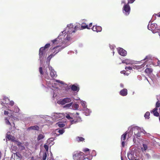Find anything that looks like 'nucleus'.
<instances>
[{
	"mask_svg": "<svg viewBox=\"0 0 160 160\" xmlns=\"http://www.w3.org/2000/svg\"><path fill=\"white\" fill-rule=\"evenodd\" d=\"M125 3V1H122V3Z\"/></svg>",
	"mask_w": 160,
	"mask_h": 160,
	"instance_id": "60",
	"label": "nucleus"
},
{
	"mask_svg": "<svg viewBox=\"0 0 160 160\" xmlns=\"http://www.w3.org/2000/svg\"><path fill=\"white\" fill-rule=\"evenodd\" d=\"M72 90L73 91L78 92L79 90V88L78 85H76L75 84L72 85L70 86Z\"/></svg>",
	"mask_w": 160,
	"mask_h": 160,
	"instance_id": "7",
	"label": "nucleus"
},
{
	"mask_svg": "<svg viewBox=\"0 0 160 160\" xmlns=\"http://www.w3.org/2000/svg\"><path fill=\"white\" fill-rule=\"evenodd\" d=\"M128 157L130 160H139L137 159L136 158H135L133 154L131 153H128Z\"/></svg>",
	"mask_w": 160,
	"mask_h": 160,
	"instance_id": "10",
	"label": "nucleus"
},
{
	"mask_svg": "<svg viewBox=\"0 0 160 160\" xmlns=\"http://www.w3.org/2000/svg\"><path fill=\"white\" fill-rule=\"evenodd\" d=\"M15 155H16V156L18 157V158H22V155H21L20 153L18 152H17L16 153H15Z\"/></svg>",
	"mask_w": 160,
	"mask_h": 160,
	"instance_id": "29",
	"label": "nucleus"
},
{
	"mask_svg": "<svg viewBox=\"0 0 160 160\" xmlns=\"http://www.w3.org/2000/svg\"><path fill=\"white\" fill-rule=\"evenodd\" d=\"M156 108H158L160 107V102L159 101H158L156 103Z\"/></svg>",
	"mask_w": 160,
	"mask_h": 160,
	"instance_id": "37",
	"label": "nucleus"
},
{
	"mask_svg": "<svg viewBox=\"0 0 160 160\" xmlns=\"http://www.w3.org/2000/svg\"><path fill=\"white\" fill-rule=\"evenodd\" d=\"M10 133V132H7L6 138L8 139L9 140H11L12 141V140H14V139L13 138L14 137H12V136L9 134Z\"/></svg>",
	"mask_w": 160,
	"mask_h": 160,
	"instance_id": "16",
	"label": "nucleus"
},
{
	"mask_svg": "<svg viewBox=\"0 0 160 160\" xmlns=\"http://www.w3.org/2000/svg\"><path fill=\"white\" fill-rule=\"evenodd\" d=\"M47 157V155L46 152L44 153L42 155V160H45Z\"/></svg>",
	"mask_w": 160,
	"mask_h": 160,
	"instance_id": "32",
	"label": "nucleus"
},
{
	"mask_svg": "<svg viewBox=\"0 0 160 160\" xmlns=\"http://www.w3.org/2000/svg\"><path fill=\"white\" fill-rule=\"evenodd\" d=\"M140 132H141L138 131V132H135V133H136V134H134L135 136H136V137H140Z\"/></svg>",
	"mask_w": 160,
	"mask_h": 160,
	"instance_id": "35",
	"label": "nucleus"
},
{
	"mask_svg": "<svg viewBox=\"0 0 160 160\" xmlns=\"http://www.w3.org/2000/svg\"><path fill=\"white\" fill-rule=\"evenodd\" d=\"M75 32V31H74V30H73V31H72V32Z\"/></svg>",
	"mask_w": 160,
	"mask_h": 160,
	"instance_id": "64",
	"label": "nucleus"
},
{
	"mask_svg": "<svg viewBox=\"0 0 160 160\" xmlns=\"http://www.w3.org/2000/svg\"><path fill=\"white\" fill-rule=\"evenodd\" d=\"M28 130H35L37 131H38L39 129V126L37 125H35L34 126H31L29 127L28 129Z\"/></svg>",
	"mask_w": 160,
	"mask_h": 160,
	"instance_id": "12",
	"label": "nucleus"
},
{
	"mask_svg": "<svg viewBox=\"0 0 160 160\" xmlns=\"http://www.w3.org/2000/svg\"><path fill=\"white\" fill-rule=\"evenodd\" d=\"M13 127H14V128H15V124L14 122H13Z\"/></svg>",
	"mask_w": 160,
	"mask_h": 160,
	"instance_id": "58",
	"label": "nucleus"
},
{
	"mask_svg": "<svg viewBox=\"0 0 160 160\" xmlns=\"http://www.w3.org/2000/svg\"><path fill=\"white\" fill-rule=\"evenodd\" d=\"M60 51V50L59 49H58L57 50V52H54L52 54V55H53V56H54L56 54H57V53H58V52H59Z\"/></svg>",
	"mask_w": 160,
	"mask_h": 160,
	"instance_id": "44",
	"label": "nucleus"
},
{
	"mask_svg": "<svg viewBox=\"0 0 160 160\" xmlns=\"http://www.w3.org/2000/svg\"><path fill=\"white\" fill-rule=\"evenodd\" d=\"M92 30L97 32H100L102 30V28L101 26H93L92 28Z\"/></svg>",
	"mask_w": 160,
	"mask_h": 160,
	"instance_id": "6",
	"label": "nucleus"
},
{
	"mask_svg": "<svg viewBox=\"0 0 160 160\" xmlns=\"http://www.w3.org/2000/svg\"><path fill=\"white\" fill-rule=\"evenodd\" d=\"M63 48H61V49H60V48H59V46H57L55 47H54L53 48V49H54L55 50L54 52H57V50L58 49H59L60 51L61 49H62Z\"/></svg>",
	"mask_w": 160,
	"mask_h": 160,
	"instance_id": "31",
	"label": "nucleus"
},
{
	"mask_svg": "<svg viewBox=\"0 0 160 160\" xmlns=\"http://www.w3.org/2000/svg\"><path fill=\"white\" fill-rule=\"evenodd\" d=\"M39 72L41 74V76L43 75L42 69L41 67H40L39 68Z\"/></svg>",
	"mask_w": 160,
	"mask_h": 160,
	"instance_id": "33",
	"label": "nucleus"
},
{
	"mask_svg": "<svg viewBox=\"0 0 160 160\" xmlns=\"http://www.w3.org/2000/svg\"><path fill=\"white\" fill-rule=\"evenodd\" d=\"M72 102H71L70 103H69L68 104H66L64 106V108H70V107H71V106L72 105Z\"/></svg>",
	"mask_w": 160,
	"mask_h": 160,
	"instance_id": "30",
	"label": "nucleus"
},
{
	"mask_svg": "<svg viewBox=\"0 0 160 160\" xmlns=\"http://www.w3.org/2000/svg\"><path fill=\"white\" fill-rule=\"evenodd\" d=\"M12 141L14 142H16V144L19 147L21 145H22V144L20 142L16 140H12Z\"/></svg>",
	"mask_w": 160,
	"mask_h": 160,
	"instance_id": "24",
	"label": "nucleus"
},
{
	"mask_svg": "<svg viewBox=\"0 0 160 160\" xmlns=\"http://www.w3.org/2000/svg\"><path fill=\"white\" fill-rule=\"evenodd\" d=\"M60 134H63L64 132V130L63 129L59 130L58 132Z\"/></svg>",
	"mask_w": 160,
	"mask_h": 160,
	"instance_id": "36",
	"label": "nucleus"
},
{
	"mask_svg": "<svg viewBox=\"0 0 160 160\" xmlns=\"http://www.w3.org/2000/svg\"><path fill=\"white\" fill-rule=\"evenodd\" d=\"M143 148H144V151H145L147 149V148H148V146H147V145L146 144H143Z\"/></svg>",
	"mask_w": 160,
	"mask_h": 160,
	"instance_id": "39",
	"label": "nucleus"
},
{
	"mask_svg": "<svg viewBox=\"0 0 160 160\" xmlns=\"http://www.w3.org/2000/svg\"><path fill=\"white\" fill-rule=\"evenodd\" d=\"M44 137V135L42 134H39L37 140L38 141L40 140L41 139H43Z\"/></svg>",
	"mask_w": 160,
	"mask_h": 160,
	"instance_id": "23",
	"label": "nucleus"
},
{
	"mask_svg": "<svg viewBox=\"0 0 160 160\" xmlns=\"http://www.w3.org/2000/svg\"><path fill=\"white\" fill-rule=\"evenodd\" d=\"M81 29H82L85 28L89 29L88 25H87L85 23H82L81 25Z\"/></svg>",
	"mask_w": 160,
	"mask_h": 160,
	"instance_id": "18",
	"label": "nucleus"
},
{
	"mask_svg": "<svg viewBox=\"0 0 160 160\" xmlns=\"http://www.w3.org/2000/svg\"><path fill=\"white\" fill-rule=\"evenodd\" d=\"M158 16L160 17V13H158Z\"/></svg>",
	"mask_w": 160,
	"mask_h": 160,
	"instance_id": "61",
	"label": "nucleus"
},
{
	"mask_svg": "<svg viewBox=\"0 0 160 160\" xmlns=\"http://www.w3.org/2000/svg\"><path fill=\"white\" fill-rule=\"evenodd\" d=\"M14 104V102L12 101H9V102L8 104L10 105L11 106H12Z\"/></svg>",
	"mask_w": 160,
	"mask_h": 160,
	"instance_id": "40",
	"label": "nucleus"
},
{
	"mask_svg": "<svg viewBox=\"0 0 160 160\" xmlns=\"http://www.w3.org/2000/svg\"><path fill=\"white\" fill-rule=\"evenodd\" d=\"M125 69L126 70H131L132 69V68L131 67H126L125 68Z\"/></svg>",
	"mask_w": 160,
	"mask_h": 160,
	"instance_id": "46",
	"label": "nucleus"
},
{
	"mask_svg": "<svg viewBox=\"0 0 160 160\" xmlns=\"http://www.w3.org/2000/svg\"><path fill=\"white\" fill-rule=\"evenodd\" d=\"M135 0H130L128 1V4H129V3H133Z\"/></svg>",
	"mask_w": 160,
	"mask_h": 160,
	"instance_id": "49",
	"label": "nucleus"
},
{
	"mask_svg": "<svg viewBox=\"0 0 160 160\" xmlns=\"http://www.w3.org/2000/svg\"><path fill=\"white\" fill-rule=\"evenodd\" d=\"M121 160H123L122 157H121Z\"/></svg>",
	"mask_w": 160,
	"mask_h": 160,
	"instance_id": "62",
	"label": "nucleus"
},
{
	"mask_svg": "<svg viewBox=\"0 0 160 160\" xmlns=\"http://www.w3.org/2000/svg\"><path fill=\"white\" fill-rule=\"evenodd\" d=\"M57 41V40L56 39H55L53 40L52 41V42L53 43H56V42Z\"/></svg>",
	"mask_w": 160,
	"mask_h": 160,
	"instance_id": "55",
	"label": "nucleus"
},
{
	"mask_svg": "<svg viewBox=\"0 0 160 160\" xmlns=\"http://www.w3.org/2000/svg\"><path fill=\"white\" fill-rule=\"evenodd\" d=\"M57 124L58 125V126L60 128L63 127L65 125L64 124L61 123H57Z\"/></svg>",
	"mask_w": 160,
	"mask_h": 160,
	"instance_id": "34",
	"label": "nucleus"
},
{
	"mask_svg": "<svg viewBox=\"0 0 160 160\" xmlns=\"http://www.w3.org/2000/svg\"><path fill=\"white\" fill-rule=\"evenodd\" d=\"M133 131L134 132V134H136L135 132H137L138 131L141 132V129L140 128L136 126L133 128Z\"/></svg>",
	"mask_w": 160,
	"mask_h": 160,
	"instance_id": "15",
	"label": "nucleus"
},
{
	"mask_svg": "<svg viewBox=\"0 0 160 160\" xmlns=\"http://www.w3.org/2000/svg\"><path fill=\"white\" fill-rule=\"evenodd\" d=\"M15 110H14V112H18L19 111V108L17 107H15Z\"/></svg>",
	"mask_w": 160,
	"mask_h": 160,
	"instance_id": "41",
	"label": "nucleus"
},
{
	"mask_svg": "<svg viewBox=\"0 0 160 160\" xmlns=\"http://www.w3.org/2000/svg\"><path fill=\"white\" fill-rule=\"evenodd\" d=\"M148 29L152 31L153 33L158 32L159 30L158 28L157 25L155 23H151L150 25L149 24L148 25Z\"/></svg>",
	"mask_w": 160,
	"mask_h": 160,
	"instance_id": "2",
	"label": "nucleus"
},
{
	"mask_svg": "<svg viewBox=\"0 0 160 160\" xmlns=\"http://www.w3.org/2000/svg\"><path fill=\"white\" fill-rule=\"evenodd\" d=\"M50 46V45L49 43H47L46 44L44 47H42V48L44 50H46V49L48 48Z\"/></svg>",
	"mask_w": 160,
	"mask_h": 160,
	"instance_id": "26",
	"label": "nucleus"
},
{
	"mask_svg": "<svg viewBox=\"0 0 160 160\" xmlns=\"http://www.w3.org/2000/svg\"><path fill=\"white\" fill-rule=\"evenodd\" d=\"M44 148H45V149L47 151L48 150V145H44Z\"/></svg>",
	"mask_w": 160,
	"mask_h": 160,
	"instance_id": "50",
	"label": "nucleus"
},
{
	"mask_svg": "<svg viewBox=\"0 0 160 160\" xmlns=\"http://www.w3.org/2000/svg\"><path fill=\"white\" fill-rule=\"evenodd\" d=\"M150 115V113L149 112H146L145 115L144 117L146 119H149V116Z\"/></svg>",
	"mask_w": 160,
	"mask_h": 160,
	"instance_id": "25",
	"label": "nucleus"
},
{
	"mask_svg": "<svg viewBox=\"0 0 160 160\" xmlns=\"http://www.w3.org/2000/svg\"><path fill=\"white\" fill-rule=\"evenodd\" d=\"M72 101L71 98H66L63 99L60 101V103L62 105H64L66 103L70 102Z\"/></svg>",
	"mask_w": 160,
	"mask_h": 160,
	"instance_id": "4",
	"label": "nucleus"
},
{
	"mask_svg": "<svg viewBox=\"0 0 160 160\" xmlns=\"http://www.w3.org/2000/svg\"><path fill=\"white\" fill-rule=\"evenodd\" d=\"M80 24H79V25H77V26H76L75 27V28L76 29L77 27H78V26H79V27H80Z\"/></svg>",
	"mask_w": 160,
	"mask_h": 160,
	"instance_id": "57",
	"label": "nucleus"
},
{
	"mask_svg": "<svg viewBox=\"0 0 160 160\" xmlns=\"http://www.w3.org/2000/svg\"><path fill=\"white\" fill-rule=\"evenodd\" d=\"M76 140L78 142H83L84 140L85 139L82 137H77L76 138Z\"/></svg>",
	"mask_w": 160,
	"mask_h": 160,
	"instance_id": "20",
	"label": "nucleus"
},
{
	"mask_svg": "<svg viewBox=\"0 0 160 160\" xmlns=\"http://www.w3.org/2000/svg\"><path fill=\"white\" fill-rule=\"evenodd\" d=\"M82 151L85 152H87V155L89 154H90L89 149L88 148L84 149Z\"/></svg>",
	"mask_w": 160,
	"mask_h": 160,
	"instance_id": "28",
	"label": "nucleus"
},
{
	"mask_svg": "<svg viewBox=\"0 0 160 160\" xmlns=\"http://www.w3.org/2000/svg\"><path fill=\"white\" fill-rule=\"evenodd\" d=\"M45 50L42 48H41L39 50V56L40 58H42L45 53Z\"/></svg>",
	"mask_w": 160,
	"mask_h": 160,
	"instance_id": "8",
	"label": "nucleus"
},
{
	"mask_svg": "<svg viewBox=\"0 0 160 160\" xmlns=\"http://www.w3.org/2000/svg\"><path fill=\"white\" fill-rule=\"evenodd\" d=\"M153 71V69L151 68H147L145 69V72L148 74H151Z\"/></svg>",
	"mask_w": 160,
	"mask_h": 160,
	"instance_id": "17",
	"label": "nucleus"
},
{
	"mask_svg": "<svg viewBox=\"0 0 160 160\" xmlns=\"http://www.w3.org/2000/svg\"><path fill=\"white\" fill-rule=\"evenodd\" d=\"M19 147L21 150H23L25 149V147L22 145H21Z\"/></svg>",
	"mask_w": 160,
	"mask_h": 160,
	"instance_id": "38",
	"label": "nucleus"
},
{
	"mask_svg": "<svg viewBox=\"0 0 160 160\" xmlns=\"http://www.w3.org/2000/svg\"><path fill=\"white\" fill-rule=\"evenodd\" d=\"M53 57V55L51 54L48 57V59H50Z\"/></svg>",
	"mask_w": 160,
	"mask_h": 160,
	"instance_id": "51",
	"label": "nucleus"
},
{
	"mask_svg": "<svg viewBox=\"0 0 160 160\" xmlns=\"http://www.w3.org/2000/svg\"><path fill=\"white\" fill-rule=\"evenodd\" d=\"M3 100L5 101V103L6 104H8L9 102V100L7 97H4L3 98Z\"/></svg>",
	"mask_w": 160,
	"mask_h": 160,
	"instance_id": "27",
	"label": "nucleus"
},
{
	"mask_svg": "<svg viewBox=\"0 0 160 160\" xmlns=\"http://www.w3.org/2000/svg\"><path fill=\"white\" fill-rule=\"evenodd\" d=\"M60 51V50L59 49H58L57 50V52H54L52 54V55H53V56H54L56 54H57V53H58V52H59Z\"/></svg>",
	"mask_w": 160,
	"mask_h": 160,
	"instance_id": "43",
	"label": "nucleus"
},
{
	"mask_svg": "<svg viewBox=\"0 0 160 160\" xmlns=\"http://www.w3.org/2000/svg\"><path fill=\"white\" fill-rule=\"evenodd\" d=\"M157 111L158 108H155L152 111L153 114L156 117H158L159 115V113Z\"/></svg>",
	"mask_w": 160,
	"mask_h": 160,
	"instance_id": "14",
	"label": "nucleus"
},
{
	"mask_svg": "<svg viewBox=\"0 0 160 160\" xmlns=\"http://www.w3.org/2000/svg\"><path fill=\"white\" fill-rule=\"evenodd\" d=\"M60 51V50L59 49H58L57 50V52H54L52 54V55H53V56H54L56 54H57V53H58V52H59Z\"/></svg>",
	"mask_w": 160,
	"mask_h": 160,
	"instance_id": "42",
	"label": "nucleus"
},
{
	"mask_svg": "<svg viewBox=\"0 0 160 160\" xmlns=\"http://www.w3.org/2000/svg\"><path fill=\"white\" fill-rule=\"evenodd\" d=\"M92 23H91L89 24V25L88 26V28H89V29L92 26Z\"/></svg>",
	"mask_w": 160,
	"mask_h": 160,
	"instance_id": "54",
	"label": "nucleus"
},
{
	"mask_svg": "<svg viewBox=\"0 0 160 160\" xmlns=\"http://www.w3.org/2000/svg\"><path fill=\"white\" fill-rule=\"evenodd\" d=\"M119 94L122 96H126L128 94L127 90L126 88L123 89L120 92Z\"/></svg>",
	"mask_w": 160,
	"mask_h": 160,
	"instance_id": "9",
	"label": "nucleus"
},
{
	"mask_svg": "<svg viewBox=\"0 0 160 160\" xmlns=\"http://www.w3.org/2000/svg\"><path fill=\"white\" fill-rule=\"evenodd\" d=\"M66 117L69 120L72 119V118L71 117L69 114L67 115L66 116Z\"/></svg>",
	"mask_w": 160,
	"mask_h": 160,
	"instance_id": "45",
	"label": "nucleus"
},
{
	"mask_svg": "<svg viewBox=\"0 0 160 160\" xmlns=\"http://www.w3.org/2000/svg\"><path fill=\"white\" fill-rule=\"evenodd\" d=\"M8 114H9V112H8V111H4V115H8Z\"/></svg>",
	"mask_w": 160,
	"mask_h": 160,
	"instance_id": "52",
	"label": "nucleus"
},
{
	"mask_svg": "<svg viewBox=\"0 0 160 160\" xmlns=\"http://www.w3.org/2000/svg\"><path fill=\"white\" fill-rule=\"evenodd\" d=\"M122 146L123 147L125 146V141H122Z\"/></svg>",
	"mask_w": 160,
	"mask_h": 160,
	"instance_id": "53",
	"label": "nucleus"
},
{
	"mask_svg": "<svg viewBox=\"0 0 160 160\" xmlns=\"http://www.w3.org/2000/svg\"><path fill=\"white\" fill-rule=\"evenodd\" d=\"M75 115V116L76 118H77L76 120L77 122H79L82 121L81 118L79 116V113H76Z\"/></svg>",
	"mask_w": 160,
	"mask_h": 160,
	"instance_id": "13",
	"label": "nucleus"
},
{
	"mask_svg": "<svg viewBox=\"0 0 160 160\" xmlns=\"http://www.w3.org/2000/svg\"><path fill=\"white\" fill-rule=\"evenodd\" d=\"M4 121L6 124L7 125H9L11 126V127H12L11 124L9 122V120L8 118H4Z\"/></svg>",
	"mask_w": 160,
	"mask_h": 160,
	"instance_id": "21",
	"label": "nucleus"
},
{
	"mask_svg": "<svg viewBox=\"0 0 160 160\" xmlns=\"http://www.w3.org/2000/svg\"><path fill=\"white\" fill-rule=\"evenodd\" d=\"M49 69L50 71V75L51 77L52 78L56 77L57 76L56 72L53 69H51V70L50 69Z\"/></svg>",
	"mask_w": 160,
	"mask_h": 160,
	"instance_id": "11",
	"label": "nucleus"
},
{
	"mask_svg": "<svg viewBox=\"0 0 160 160\" xmlns=\"http://www.w3.org/2000/svg\"><path fill=\"white\" fill-rule=\"evenodd\" d=\"M158 65H160V61H159V60L158 61Z\"/></svg>",
	"mask_w": 160,
	"mask_h": 160,
	"instance_id": "56",
	"label": "nucleus"
},
{
	"mask_svg": "<svg viewBox=\"0 0 160 160\" xmlns=\"http://www.w3.org/2000/svg\"><path fill=\"white\" fill-rule=\"evenodd\" d=\"M128 4V3L127 4L125 5L123 8V10L125 12H124L125 13L126 15H128L129 14L130 10V8Z\"/></svg>",
	"mask_w": 160,
	"mask_h": 160,
	"instance_id": "3",
	"label": "nucleus"
},
{
	"mask_svg": "<svg viewBox=\"0 0 160 160\" xmlns=\"http://www.w3.org/2000/svg\"><path fill=\"white\" fill-rule=\"evenodd\" d=\"M79 107V106L78 104L75 103L72 105V107L74 110L78 109Z\"/></svg>",
	"mask_w": 160,
	"mask_h": 160,
	"instance_id": "22",
	"label": "nucleus"
},
{
	"mask_svg": "<svg viewBox=\"0 0 160 160\" xmlns=\"http://www.w3.org/2000/svg\"><path fill=\"white\" fill-rule=\"evenodd\" d=\"M118 52L120 55L123 56H126L127 54L126 51L122 48H119L118 49Z\"/></svg>",
	"mask_w": 160,
	"mask_h": 160,
	"instance_id": "5",
	"label": "nucleus"
},
{
	"mask_svg": "<svg viewBox=\"0 0 160 160\" xmlns=\"http://www.w3.org/2000/svg\"><path fill=\"white\" fill-rule=\"evenodd\" d=\"M146 155H147V156H149V155L148 154V153L146 154Z\"/></svg>",
	"mask_w": 160,
	"mask_h": 160,
	"instance_id": "63",
	"label": "nucleus"
},
{
	"mask_svg": "<svg viewBox=\"0 0 160 160\" xmlns=\"http://www.w3.org/2000/svg\"><path fill=\"white\" fill-rule=\"evenodd\" d=\"M71 121V123L72 124H73L74 123H75L77 122H76V119H75L74 120H72Z\"/></svg>",
	"mask_w": 160,
	"mask_h": 160,
	"instance_id": "47",
	"label": "nucleus"
},
{
	"mask_svg": "<svg viewBox=\"0 0 160 160\" xmlns=\"http://www.w3.org/2000/svg\"><path fill=\"white\" fill-rule=\"evenodd\" d=\"M66 39H67V40H69V39L68 38V36H67V37L66 38Z\"/></svg>",
	"mask_w": 160,
	"mask_h": 160,
	"instance_id": "59",
	"label": "nucleus"
},
{
	"mask_svg": "<svg viewBox=\"0 0 160 160\" xmlns=\"http://www.w3.org/2000/svg\"><path fill=\"white\" fill-rule=\"evenodd\" d=\"M85 156L86 155L83 152L75 151L74 152L73 157L74 160H84L86 158L88 159V158H85Z\"/></svg>",
	"mask_w": 160,
	"mask_h": 160,
	"instance_id": "1",
	"label": "nucleus"
},
{
	"mask_svg": "<svg viewBox=\"0 0 160 160\" xmlns=\"http://www.w3.org/2000/svg\"><path fill=\"white\" fill-rule=\"evenodd\" d=\"M127 134H128V133L126 132L124 134H123L121 136V141H125V139H126V136H127Z\"/></svg>",
	"mask_w": 160,
	"mask_h": 160,
	"instance_id": "19",
	"label": "nucleus"
},
{
	"mask_svg": "<svg viewBox=\"0 0 160 160\" xmlns=\"http://www.w3.org/2000/svg\"><path fill=\"white\" fill-rule=\"evenodd\" d=\"M120 73H123V74H124L125 75L126 74V75H128V74H127V73H126V71L125 70H123V71H121V72H120Z\"/></svg>",
	"mask_w": 160,
	"mask_h": 160,
	"instance_id": "48",
	"label": "nucleus"
}]
</instances>
